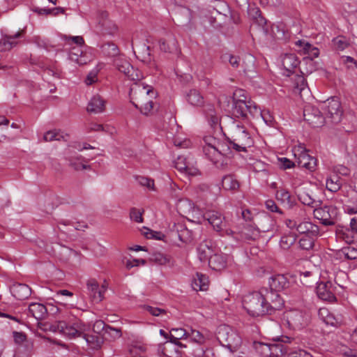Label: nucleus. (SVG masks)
<instances>
[{
    "mask_svg": "<svg viewBox=\"0 0 357 357\" xmlns=\"http://www.w3.org/2000/svg\"><path fill=\"white\" fill-rule=\"evenodd\" d=\"M159 47L161 51L164 52H172L175 47L174 41L172 42V44L167 43L164 39L159 40Z\"/></svg>",
    "mask_w": 357,
    "mask_h": 357,
    "instance_id": "58",
    "label": "nucleus"
},
{
    "mask_svg": "<svg viewBox=\"0 0 357 357\" xmlns=\"http://www.w3.org/2000/svg\"><path fill=\"white\" fill-rule=\"evenodd\" d=\"M279 165L283 169H290L294 167V163L287 158H278Z\"/></svg>",
    "mask_w": 357,
    "mask_h": 357,
    "instance_id": "63",
    "label": "nucleus"
},
{
    "mask_svg": "<svg viewBox=\"0 0 357 357\" xmlns=\"http://www.w3.org/2000/svg\"><path fill=\"white\" fill-rule=\"evenodd\" d=\"M296 231L300 234H310L312 236H317L319 234V229L316 225L310 222H299L297 225Z\"/></svg>",
    "mask_w": 357,
    "mask_h": 357,
    "instance_id": "31",
    "label": "nucleus"
},
{
    "mask_svg": "<svg viewBox=\"0 0 357 357\" xmlns=\"http://www.w3.org/2000/svg\"><path fill=\"white\" fill-rule=\"evenodd\" d=\"M261 294L264 299L267 314H272L275 310H281L284 306V301L280 297L278 291L268 289L266 287L261 289Z\"/></svg>",
    "mask_w": 357,
    "mask_h": 357,
    "instance_id": "7",
    "label": "nucleus"
},
{
    "mask_svg": "<svg viewBox=\"0 0 357 357\" xmlns=\"http://www.w3.org/2000/svg\"><path fill=\"white\" fill-rule=\"evenodd\" d=\"M89 329V326L81 320H76L71 324H68L63 321H59L52 324L45 323L43 325L44 331L59 333L70 339L83 337L91 349H98L103 343V339L98 334H86V332Z\"/></svg>",
    "mask_w": 357,
    "mask_h": 357,
    "instance_id": "1",
    "label": "nucleus"
},
{
    "mask_svg": "<svg viewBox=\"0 0 357 357\" xmlns=\"http://www.w3.org/2000/svg\"><path fill=\"white\" fill-rule=\"evenodd\" d=\"M178 348V347L173 343L167 341L165 342L162 348L163 355L166 357H180L181 352Z\"/></svg>",
    "mask_w": 357,
    "mask_h": 357,
    "instance_id": "41",
    "label": "nucleus"
},
{
    "mask_svg": "<svg viewBox=\"0 0 357 357\" xmlns=\"http://www.w3.org/2000/svg\"><path fill=\"white\" fill-rule=\"evenodd\" d=\"M296 236L294 234L290 233L287 235H284L280 241V247L284 250H287L296 242Z\"/></svg>",
    "mask_w": 357,
    "mask_h": 357,
    "instance_id": "43",
    "label": "nucleus"
},
{
    "mask_svg": "<svg viewBox=\"0 0 357 357\" xmlns=\"http://www.w3.org/2000/svg\"><path fill=\"white\" fill-rule=\"evenodd\" d=\"M187 339H189L191 342L198 344V345H202L206 342V337L199 331L188 328Z\"/></svg>",
    "mask_w": 357,
    "mask_h": 357,
    "instance_id": "42",
    "label": "nucleus"
},
{
    "mask_svg": "<svg viewBox=\"0 0 357 357\" xmlns=\"http://www.w3.org/2000/svg\"><path fill=\"white\" fill-rule=\"evenodd\" d=\"M188 329L182 328H173L170 330V342L180 348L186 347L179 340L187 339Z\"/></svg>",
    "mask_w": 357,
    "mask_h": 357,
    "instance_id": "21",
    "label": "nucleus"
},
{
    "mask_svg": "<svg viewBox=\"0 0 357 357\" xmlns=\"http://www.w3.org/2000/svg\"><path fill=\"white\" fill-rule=\"evenodd\" d=\"M137 182L142 186L146 187L148 189L154 190V181L150 178L137 176H135Z\"/></svg>",
    "mask_w": 357,
    "mask_h": 357,
    "instance_id": "51",
    "label": "nucleus"
},
{
    "mask_svg": "<svg viewBox=\"0 0 357 357\" xmlns=\"http://www.w3.org/2000/svg\"><path fill=\"white\" fill-rule=\"evenodd\" d=\"M256 59L250 54H245L241 56L240 68L243 72L244 75L253 77L257 74L256 71Z\"/></svg>",
    "mask_w": 357,
    "mask_h": 357,
    "instance_id": "13",
    "label": "nucleus"
},
{
    "mask_svg": "<svg viewBox=\"0 0 357 357\" xmlns=\"http://www.w3.org/2000/svg\"><path fill=\"white\" fill-rule=\"evenodd\" d=\"M208 261L211 269L220 271L227 267L228 255L222 252H217L211 255Z\"/></svg>",
    "mask_w": 357,
    "mask_h": 357,
    "instance_id": "17",
    "label": "nucleus"
},
{
    "mask_svg": "<svg viewBox=\"0 0 357 357\" xmlns=\"http://www.w3.org/2000/svg\"><path fill=\"white\" fill-rule=\"evenodd\" d=\"M143 213V210L141 211L140 209L135 207L131 208L130 210V218L135 222L142 223L144 221V218L142 217Z\"/></svg>",
    "mask_w": 357,
    "mask_h": 357,
    "instance_id": "52",
    "label": "nucleus"
},
{
    "mask_svg": "<svg viewBox=\"0 0 357 357\" xmlns=\"http://www.w3.org/2000/svg\"><path fill=\"white\" fill-rule=\"evenodd\" d=\"M151 260L160 265L166 264L169 261V259L167 258V257L161 253H155L153 255Z\"/></svg>",
    "mask_w": 357,
    "mask_h": 357,
    "instance_id": "61",
    "label": "nucleus"
},
{
    "mask_svg": "<svg viewBox=\"0 0 357 357\" xmlns=\"http://www.w3.org/2000/svg\"><path fill=\"white\" fill-rule=\"evenodd\" d=\"M266 208L271 211L278 213L280 214L282 213V211L280 209V208L277 206L275 202L272 199H268L265 202Z\"/></svg>",
    "mask_w": 357,
    "mask_h": 357,
    "instance_id": "60",
    "label": "nucleus"
},
{
    "mask_svg": "<svg viewBox=\"0 0 357 357\" xmlns=\"http://www.w3.org/2000/svg\"><path fill=\"white\" fill-rule=\"evenodd\" d=\"M156 96L157 93L151 86L145 85L141 82L134 83L130 90L131 102L145 115L149 114L153 109V99Z\"/></svg>",
    "mask_w": 357,
    "mask_h": 357,
    "instance_id": "2",
    "label": "nucleus"
},
{
    "mask_svg": "<svg viewBox=\"0 0 357 357\" xmlns=\"http://www.w3.org/2000/svg\"><path fill=\"white\" fill-rule=\"evenodd\" d=\"M78 160H81L80 162H76L73 158H69L70 165L74 167L75 170L86 169L89 168V165H87L82 162L84 161V158L82 155H79L76 158Z\"/></svg>",
    "mask_w": 357,
    "mask_h": 357,
    "instance_id": "54",
    "label": "nucleus"
},
{
    "mask_svg": "<svg viewBox=\"0 0 357 357\" xmlns=\"http://www.w3.org/2000/svg\"><path fill=\"white\" fill-rule=\"evenodd\" d=\"M319 318L326 324L334 327H338L342 322L341 319L335 317L330 311L325 307L319 310Z\"/></svg>",
    "mask_w": 357,
    "mask_h": 357,
    "instance_id": "26",
    "label": "nucleus"
},
{
    "mask_svg": "<svg viewBox=\"0 0 357 357\" xmlns=\"http://www.w3.org/2000/svg\"><path fill=\"white\" fill-rule=\"evenodd\" d=\"M204 218L213 228L217 230H221L223 226V218L222 215L215 211H208L204 214Z\"/></svg>",
    "mask_w": 357,
    "mask_h": 357,
    "instance_id": "23",
    "label": "nucleus"
},
{
    "mask_svg": "<svg viewBox=\"0 0 357 357\" xmlns=\"http://www.w3.org/2000/svg\"><path fill=\"white\" fill-rule=\"evenodd\" d=\"M11 292L17 299L24 300L31 296V289L28 285L19 283L13 285Z\"/></svg>",
    "mask_w": 357,
    "mask_h": 357,
    "instance_id": "24",
    "label": "nucleus"
},
{
    "mask_svg": "<svg viewBox=\"0 0 357 357\" xmlns=\"http://www.w3.org/2000/svg\"><path fill=\"white\" fill-rule=\"evenodd\" d=\"M263 294L261 289L245 295L243 299V308L252 317H259L267 314Z\"/></svg>",
    "mask_w": 357,
    "mask_h": 357,
    "instance_id": "4",
    "label": "nucleus"
},
{
    "mask_svg": "<svg viewBox=\"0 0 357 357\" xmlns=\"http://www.w3.org/2000/svg\"><path fill=\"white\" fill-rule=\"evenodd\" d=\"M105 101L99 95H96L90 100L87 106V112L90 113H101L104 111Z\"/></svg>",
    "mask_w": 357,
    "mask_h": 357,
    "instance_id": "27",
    "label": "nucleus"
},
{
    "mask_svg": "<svg viewBox=\"0 0 357 357\" xmlns=\"http://www.w3.org/2000/svg\"><path fill=\"white\" fill-rule=\"evenodd\" d=\"M144 309L149 312L153 316L158 317L160 315L162 316L164 314H167V311L162 308L153 307L151 305H144Z\"/></svg>",
    "mask_w": 357,
    "mask_h": 357,
    "instance_id": "56",
    "label": "nucleus"
},
{
    "mask_svg": "<svg viewBox=\"0 0 357 357\" xmlns=\"http://www.w3.org/2000/svg\"><path fill=\"white\" fill-rule=\"evenodd\" d=\"M213 252V243L211 240L205 239L197 248V257L200 261L208 260V257Z\"/></svg>",
    "mask_w": 357,
    "mask_h": 357,
    "instance_id": "19",
    "label": "nucleus"
},
{
    "mask_svg": "<svg viewBox=\"0 0 357 357\" xmlns=\"http://www.w3.org/2000/svg\"><path fill=\"white\" fill-rule=\"evenodd\" d=\"M342 254L347 259H357V249L352 247L344 248L341 250Z\"/></svg>",
    "mask_w": 357,
    "mask_h": 357,
    "instance_id": "55",
    "label": "nucleus"
},
{
    "mask_svg": "<svg viewBox=\"0 0 357 357\" xmlns=\"http://www.w3.org/2000/svg\"><path fill=\"white\" fill-rule=\"evenodd\" d=\"M298 199L300 202L307 206H309L312 208H315L319 206H321L322 202L319 199H316L313 198L311 195H310L307 192H303L298 195Z\"/></svg>",
    "mask_w": 357,
    "mask_h": 357,
    "instance_id": "40",
    "label": "nucleus"
},
{
    "mask_svg": "<svg viewBox=\"0 0 357 357\" xmlns=\"http://www.w3.org/2000/svg\"><path fill=\"white\" fill-rule=\"evenodd\" d=\"M335 213V209L331 206H321L314 208V217L319 220L324 225H334L335 222L332 220L333 216Z\"/></svg>",
    "mask_w": 357,
    "mask_h": 357,
    "instance_id": "10",
    "label": "nucleus"
},
{
    "mask_svg": "<svg viewBox=\"0 0 357 357\" xmlns=\"http://www.w3.org/2000/svg\"><path fill=\"white\" fill-rule=\"evenodd\" d=\"M248 105L244 91L241 89L236 90L233 94V115L238 118H247L249 110Z\"/></svg>",
    "mask_w": 357,
    "mask_h": 357,
    "instance_id": "8",
    "label": "nucleus"
},
{
    "mask_svg": "<svg viewBox=\"0 0 357 357\" xmlns=\"http://www.w3.org/2000/svg\"><path fill=\"white\" fill-rule=\"evenodd\" d=\"M186 100L194 107H202L204 105V99L200 91L197 89H190L185 96Z\"/></svg>",
    "mask_w": 357,
    "mask_h": 357,
    "instance_id": "32",
    "label": "nucleus"
},
{
    "mask_svg": "<svg viewBox=\"0 0 357 357\" xmlns=\"http://www.w3.org/2000/svg\"><path fill=\"white\" fill-rule=\"evenodd\" d=\"M102 52L108 56H116L119 54V50L114 43H107L102 45Z\"/></svg>",
    "mask_w": 357,
    "mask_h": 357,
    "instance_id": "46",
    "label": "nucleus"
},
{
    "mask_svg": "<svg viewBox=\"0 0 357 357\" xmlns=\"http://www.w3.org/2000/svg\"><path fill=\"white\" fill-rule=\"evenodd\" d=\"M241 59V56H234L231 54L228 55L229 63L233 68L236 69H238L240 68Z\"/></svg>",
    "mask_w": 357,
    "mask_h": 357,
    "instance_id": "64",
    "label": "nucleus"
},
{
    "mask_svg": "<svg viewBox=\"0 0 357 357\" xmlns=\"http://www.w3.org/2000/svg\"><path fill=\"white\" fill-rule=\"evenodd\" d=\"M171 236L174 239L176 237L183 243H189L193 239L192 231L189 230L183 224H174L171 231Z\"/></svg>",
    "mask_w": 357,
    "mask_h": 357,
    "instance_id": "12",
    "label": "nucleus"
},
{
    "mask_svg": "<svg viewBox=\"0 0 357 357\" xmlns=\"http://www.w3.org/2000/svg\"><path fill=\"white\" fill-rule=\"evenodd\" d=\"M229 147L222 144H218V146H204L203 151L205 155L218 168H224L226 163L224 162V155L227 154Z\"/></svg>",
    "mask_w": 357,
    "mask_h": 357,
    "instance_id": "6",
    "label": "nucleus"
},
{
    "mask_svg": "<svg viewBox=\"0 0 357 357\" xmlns=\"http://www.w3.org/2000/svg\"><path fill=\"white\" fill-rule=\"evenodd\" d=\"M47 312L46 307L41 303H32L29 305V313L38 320L43 319Z\"/></svg>",
    "mask_w": 357,
    "mask_h": 357,
    "instance_id": "33",
    "label": "nucleus"
},
{
    "mask_svg": "<svg viewBox=\"0 0 357 357\" xmlns=\"http://www.w3.org/2000/svg\"><path fill=\"white\" fill-rule=\"evenodd\" d=\"M222 185L225 190L236 191L240 187V183L233 174L225 176L222 180Z\"/></svg>",
    "mask_w": 357,
    "mask_h": 357,
    "instance_id": "36",
    "label": "nucleus"
},
{
    "mask_svg": "<svg viewBox=\"0 0 357 357\" xmlns=\"http://www.w3.org/2000/svg\"><path fill=\"white\" fill-rule=\"evenodd\" d=\"M301 316L298 312H296L295 314H289L287 316V322L290 328H301Z\"/></svg>",
    "mask_w": 357,
    "mask_h": 357,
    "instance_id": "45",
    "label": "nucleus"
},
{
    "mask_svg": "<svg viewBox=\"0 0 357 357\" xmlns=\"http://www.w3.org/2000/svg\"><path fill=\"white\" fill-rule=\"evenodd\" d=\"M108 13L106 11L99 13V24L108 34H113L116 30L117 26L112 22L107 20Z\"/></svg>",
    "mask_w": 357,
    "mask_h": 357,
    "instance_id": "34",
    "label": "nucleus"
},
{
    "mask_svg": "<svg viewBox=\"0 0 357 357\" xmlns=\"http://www.w3.org/2000/svg\"><path fill=\"white\" fill-rule=\"evenodd\" d=\"M87 289L92 301L99 303L104 298L106 287L104 285L100 287L98 282L92 279L87 282Z\"/></svg>",
    "mask_w": 357,
    "mask_h": 357,
    "instance_id": "16",
    "label": "nucleus"
},
{
    "mask_svg": "<svg viewBox=\"0 0 357 357\" xmlns=\"http://www.w3.org/2000/svg\"><path fill=\"white\" fill-rule=\"evenodd\" d=\"M273 222L274 221L270 215L263 214L257 218L256 227L259 233L268 232L273 228Z\"/></svg>",
    "mask_w": 357,
    "mask_h": 357,
    "instance_id": "29",
    "label": "nucleus"
},
{
    "mask_svg": "<svg viewBox=\"0 0 357 357\" xmlns=\"http://www.w3.org/2000/svg\"><path fill=\"white\" fill-rule=\"evenodd\" d=\"M115 66L120 72L125 74L130 79H139V75L137 73L135 74L134 73L133 67L128 61L118 59L115 61Z\"/></svg>",
    "mask_w": 357,
    "mask_h": 357,
    "instance_id": "20",
    "label": "nucleus"
},
{
    "mask_svg": "<svg viewBox=\"0 0 357 357\" xmlns=\"http://www.w3.org/2000/svg\"><path fill=\"white\" fill-rule=\"evenodd\" d=\"M340 102L335 99L328 100L326 106V114L327 118L331 119L333 123H337L341 121L342 112L340 109Z\"/></svg>",
    "mask_w": 357,
    "mask_h": 357,
    "instance_id": "15",
    "label": "nucleus"
},
{
    "mask_svg": "<svg viewBox=\"0 0 357 357\" xmlns=\"http://www.w3.org/2000/svg\"><path fill=\"white\" fill-rule=\"evenodd\" d=\"M96 327L98 328H102L105 331V334L113 340L119 339L122 335L121 329L115 328L108 325L105 326V324L101 321L96 322L94 328Z\"/></svg>",
    "mask_w": 357,
    "mask_h": 357,
    "instance_id": "35",
    "label": "nucleus"
},
{
    "mask_svg": "<svg viewBox=\"0 0 357 357\" xmlns=\"http://www.w3.org/2000/svg\"><path fill=\"white\" fill-rule=\"evenodd\" d=\"M300 247L303 250H310L314 245L313 239L309 236H304L299 241Z\"/></svg>",
    "mask_w": 357,
    "mask_h": 357,
    "instance_id": "57",
    "label": "nucleus"
},
{
    "mask_svg": "<svg viewBox=\"0 0 357 357\" xmlns=\"http://www.w3.org/2000/svg\"><path fill=\"white\" fill-rule=\"evenodd\" d=\"M248 105L249 108L248 114H250L253 117H260L263 111L254 102L249 100Z\"/></svg>",
    "mask_w": 357,
    "mask_h": 357,
    "instance_id": "53",
    "label": "nucleus"
},
{
    "mask_svg": "<svg viewBox=\"0 0 357 357\" xmlns=\"http://www.w3.org/2000/svg\"><path fill=\"white\" fill-rule=\"evenodd\" d=\"M69 135L68 134H64L63 132L56 130L48 131L43 136L45 142H52L54 140L67 141Z\"/></svg>",
    "mask_w": 357,
    "mask_h": 357,
    "instance_id": "37",
    "label": "nucleus"
},
{
    "mask_svg": "<svg viewBox=\"0 0 357 357\" xmlns=\"http://www.w3.org/2000/svg\"><path fill=\"white\" fill-rule=\"evenodd\" d=\"M227 147H229V149H233L238 152H245L247 148L252 146L253 141L246 128L243 126L237 124L232 129L231 138L229 139Z\"/></svg>",
    "mask_w": 357,
    "mask_h": 357,
    "instance_id": "3",
    "label": "nucleus"
},
{
    "mask_svg": "<svg viewBox=\"0 0 357 357\" xmlns=\"http://www.w3.org/2000/svg\"><path fill=\"white\" fill-rule=\"evenodd\" d=\"M248 12L251 19L259 26L264 27L266 24V20L261 16V12L259 8L250 7Z\"/></svg>",
    "mask_w": 357,
    "mask_h": 357,
    "instance_id": "38",
    "label": "nucleus"
},
{
    "mask_svg": "<svg viewBox=\"0 0 357 357\" xmlns=\"http://www.w3.org/2000/svg\"><path fill=\"white\" fill-rule=\"evenodd\" d=\"M239 234L241 239L243 241H256L260 236V233L257 227L249 222H246L243 225Z\"/></svg>",
    "mask_w": 357,
    "mask_h": 357,
    "instance_id": "18",
    "label": "nucleus"
},
{
    "mask_svg": "<svg viewBox=\"0 0 357 357\" xmlns=\"http://www.w3.org/2000/svg\"><path fill=\"white\" fill-rule=\"evenodd\" d=\"M298 166L313 171L317 166V159L310 156L307 151H302L298 156Z\"/></svg>",
    "mask_w": 357,
    "mask_h": 357,
    "instance_id": "22",
    "label": "nucleus"
},
{
    "mask_svg": "<svg viewBox=\"0 0 357 357\" xmlns=\"http://www.w3.org/2000/svg\"><path fill=\"white\" fill-rule=\"evenodd\" d=\"M333 44L335 49L338 50H344L349 46V43L346 37L343 36H339L333 38Z\"/></svg>",
    "mask_w": 357,
    "mask_h": 357,
    "instance_id": "50",
    "label": "nucleus"
},
{
    "mask_svg": "<svg viewBox=\"0 0 357 357\" xmlns=\"http://www.w3.org/2000/svg\"><path fill=\"white\" fill-rule=\"evenodd\" d=\"M289 286V281L284 275H276L270 278L269 287L272 290L280 291Z\"/></svg>",
    "mask_w": 357,
    "mask_h": 357,
    "instance_id": "28",
    "label": "nucleus"
},
{
    "mask_svg": "<svg viewBox=\"0 0 357 357\" xmlns=\"http://www.w3.org/2000/svg\"><path fill=\"white\" fill-rule=\"evenodd\" d=\"M276 199L281 202L282 204H286L289 207L294 205V199L291 197L289 192L285 189H279L275 193Z\"/></svg>",
    "mask_w": 357,
    "mask_h": 357,
    "instance_id": "39",
    "label": "nucleus"
},
{
    "mask_svg": "<svg viewBox=\"0 0 357 357\" xmlns=\"http://www.w3.org/2000/svg\"><path fill=\"white\" fill-rule=\"evenodd\" d=\"M190 160H192V158H187L184 155H179L174 161L175 167L181 172H183L188 167V165Z\"/></svg>",
    "mask_w": 357,
    "mask_h": 357,
    "instance_id": "48",
    "label": "nucleus"
},
{
    "mask_svg": "<svg viewBox=\"0 0 357 357\" xmlns=\"http://www.w3.org/2000/svg\"><path fill=\"white\" fill-rule=\"evenodd\" d=\"M282 64L284 69L287 72V75H289L298 67L299 60L294 54H286L282 59Z\"/></svg>",
    "mask_w": 357,
    "mask_h": 357,
    "instance_id": "25",
    "label": "nucleus"
},
{
    "mask_svg": "<svg viewBox=\"0 0 357 357\" xmlns=\"http://www.w3.org/2000/svg\"><path fill=\"white\" fill-rule=\"evenodd\" d=\"M207 117L211 126L216 127L218 126L220 119L215 114V112L213 110L211 109V112L208 114H207Z\"/></svg>",
    "mask_w": 357,
    "mask_h": 357,
    "instance_id": "62",
    "label": "nucleus"
},
{
    "mask_svg": "<svg viewBox=\"0 0 357 357\" xmlns=\"http://www.w3.org/2000/svg\"><path fill=\"white\" fill-rule=\"evenodd\" d=\"M341 182L338 176H334L326 180V188L331 192H337L341 188Z\"/></svg>",
    "mask_w": 357,
    "mask_h": 357,
    "instance_id": "47",
    "label": "nucleus"
},
{
    "mask_svg": "<svg viewBox=\"0 0 357 357\" xmlns=\"http://www.w3.org/2000/svg\"><path fill=\"white\" fill-rule=\"evenodd\" d=\"M217 339L223 347L232 352L236 351L241 344V337L227 325H221L218 328Z\"/></svg>",
    "mask_w": 357,
    "mask_h": 357,
    "instance_id": "5",
    "label": "nucleus"
},
{
    "mask_svg": "<svg viewBox=\"0 0 357 357\" xmlns=\"http://www.w3.org/2000/svg\"><path fill=\"white\" fill-rule=\"evenodd\" d=\"M317 294L319 298L331 303L336 301L334 287L331 282H321L317 287Z\"/></svg>",
    "mask_w": 357,
    "mask_h": 357,
    "instance_id": "14",
    "label": "nucleus"
},
{
    "mask_svg": "<svg viewBox=\"0 0 357 357\" xmlns=\"http://www.w3.org/2000/svg\"><path fill=\"white\" fill-rule=\"evenodd\" d=\"M208 278L202 273H197L192 282V287L195 291H206L208 287Z\"/></svg>",
    "mask_w": 357,
    "mask_h": 357,
    "instance_id": "30",
    "label": "nucleus"
},
{
    "mask_svg": "<svg viewBox=\"0 0 357 357\" xmlns=\"http://www.w3.org/2000/svg\"><path fill=\"white\" fill-rule=\"evenodd\" d=\"M336 236L338 238L342 239L347 243H351L354 241V237L351 235L350 231L342 227L337 228Z\"/></svg>",
    "mask_w": 357,
    "mask_h": 357,
    "instance_id": "44",
    "label": "nucleus"
},
{
    "mask_svg": "<svg viewBox=\"0 0 357 357\" xmlns=\"http://www.w3.org/2000/svg\"><path fill=\"white\" fill-rule=\"evenodd\" d=\"M261 349L265 357H282L287 351V347L280 341L271 344H262Z\"/></svg>",
    "mask_w": 357,
    "mask_h": 357,
    "instance_id": "11",
    "label": "nucleus"
},
{
    "mask_svg": "<svg viewBox=\"0 0 357 357\" xmlns=\"http://www.w3.org/2000/svg\"><path fill=\"white\" fill-rule=\"evenodd\" d=\"M82 50H81L79 47H73L69 52V59L76 62L78 59L82 55Z\"/></svg>",
    "mask_w": 357,
    "mask_h": 357,
    "instance_id": "59",
    "label": "nucleus"
},
{
    "mask_svg": "<svg viewBox=\"0 0 357 357\" xmlns=\"http://www.w3.org/2000/svg\"><path fill=\"white\" fill-rule=\"evenodd\" d=\"M303 116L305 121L314 128L322 126L325 122V118L319 109L311 105H306L303 108Z\"/></svg>",
    "mask_w": 357,
    "mask_h": 357,
    "instance_id": "9",
    "label": "nucleus"
},
{
    "mask_svg": "<svg viewBox=\"0 0 357 357\" xmlns=\"http://www.w3.org/2000/svg\"><path fill=\"white\" fill-rule=\"evenodd\" d=\"M13 337L15 342L17 344H24L29 348H32L33 343L32 342L27 340L26 336L24 333L22 332H13Z\"/></svg>",
    "mask_w": 357,
    "mask_h": 357,
    "instance_id": "49",
    "label": "nucleus"
}]
</instances>
